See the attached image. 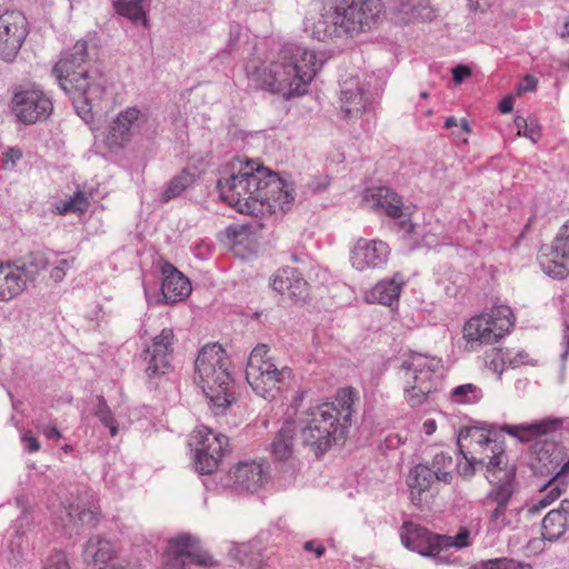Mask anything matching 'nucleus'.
I'll return each mask as SVG.
<instances>
[{
  "label": "nucleus",
  "instance_id": "obj_1",
  "mask_svg": "<svg viewBox=\"0 0 569 569\" xmlns=\"http://www.w3.org/2000/svg\"><path fill=\"white\" fill-rule=\"evenodd\" d=\"M232 164L228 178L217 181L220 198L240 213L254 217L288 211L295 200L293 188L276 172L254 161Z\"/></svg>",
  "mask_w": 569,
  "mask_h": 569
},
{
  "label": "nucleus",
  "instance_id": "obj_2",
  "mask_svg": "<svg viewBox=\"0 0 569 569\" xmlns=\"http://www.w3.org/2000/svg\"><path fill=\"white\" fill-rule=\"evenodd\" d=\"M321 67L322 61L313 51L297 43H284L274 60L254 67L248 71V78L257 89L289 100L307 92Z\"/></svg>",
  "mask_w": 569,
  "mask_h": 569
},
{
  "label": "nucleus",
  "instance_id": "obj_3",
  "mask_svg": "<svg viewBox=\"0 0 569 569\" xmlns=\"http://www.w3.org/2000/svg\"><path fill=\"white\" fill-rule=\"evenodd\" d=\"M88 42L78 40L60 53L52 68L60 88L71 99L77 114L87 123L93 120L92 110L102 102L107 89L104 76L96 69H88Z\"/></svg>",
  "mask_w": 569,
  "mask_h": 569
},
{
  "label": "nucleus",
  "instance_id": "obj_4",
  "mask_svg": "<svg viewBox=\"0 0 569 569\" xmlns=\"http://www.w3.org/2000/svg\"><path fill=\"white\" fill-rule=\"evenodd\" d=\"M357 391L352 387L338 389L332 401L309 407L300 418L301 440L317 458L322 457L335 445L345 442Z\"/></svg>",
  "mask_w": 569,
  "mask_h": 569
},
{
  "label": "nucleus",
  "instance_id": "obj_5",
  "mask_svg": "<svg viewBox=\"0 0 569 569\" xmlns=\"http://www.w3.org/2000/svg\"><path fill=\"white\" fill-rule=\"evenodd\" d=\"M231 361L218 343L204 346L194 361V381L206 396L213 416L226 415L236 401Z\"/></svg>",
  "mask_w": 569,
  "mask_h": 569
},
{
  "label": "nucleus",
  "instance_id": "obj_6",
  "mask_svg": "<svg viewBox=\"0 0 569 569\" xmlns=\"http://www.w3.org/2000/svg\"><path fill=\"white\" fill-rule=\"evenodd\" d=\"M487 466L485 478L490 489L482 500L488 510V530L500 532L512 526V510L509 505L518 492L517 466L505 460L502 450Z\"/></svg>",
  "mask_w": 569,
  "mask_h": 569
},
{
  "label": "nucleus",
  "instance_id": "obj_7",
  "mask_svg": "<svg viewBox=\"0 0 569 569\" xmlns=\"http://www.w3.org/2000/svg\"><path fill=\"white\" fill-rule=\"evenodd\" d=\"M440 358L411 352L400 365L403 395L411 408L425 405L442 381Z\"/></svg>",
  "mask_w": 569,
  "mask_h": 569
},
{
  "label": "nucleus",
  "instance_id": "obj_8",
  "mask_svg": "<svg viewBox=\"0 0 569 569\" xmlns=\"http://www.w3.org/2000/svg\"><path fill=\"white\" fill-rule=\"evenodd\" d=\"M401 543L410 551L432 559L437 565L451 563L450 557L443 555L448 549H462L471 545L470 531L461 527L456 536L433 532L428 528L405 521L400 528Z\"/></svg>",
  "mask_w": 569,
  "mask_h": 569
},
{
  "label": "nucleus",
  "instance_id": "obj_9",
  "mask_svg": "<svg viewBox=\"0 0 569 569\" xmlns=\"http://www.w3.org/2000/svg\"><path fill=\"white\" fill-rule=\"evenodd\" d=\"M269 351L267 345L253 348L248 358L246 379L258 396L274 399L282 389L290 386L293 371L288 366L279 368L268 356Z\"/></svg>",
  "mask_w": 569,
  "mask_h": 569
},
{
  "label": "nucleus",
  "instance_id": "obj_10",
  "mask_svg": "<svg viewBox=\"0 0 569 569\" xmlns=\"http://www.w3.org/2000/svg\"><path fill=\"white\" fill-rule=\"evenodd\" d=\"M9 108L17 122L24 126L46 122L54 110L51 94L37 83L16 86Z\"/></svg>",
  "mask_w": 569,
  "mask_h": 569
},
{
  "label": "nucleus",
  "instance_id": "obj_11",
  "mask_svg": "<svg viewBox=\"0 0 569 569\" xmlns=\"http://www.w3.org/2000/svg\"><path fill=\"white\" fill-rule=\"evenodd\" d=\"M161 569H187L189 566L217 568L219 562L206 550L200 539L189 532H181L167 541Z\"/></svg>",
  "mask_w": 569,
  "mask_h": 569
},
{
  "label": "nucleus",
  "instance_id": "obj_12",
  "mask_svg": "<svg viewBox=\"0 0 569 569\" xmlns=\"http://www.w3.org/2000/svg\"><path fill=\"white\" fill-rule=\"evenodd\" d=\"M512 311L507 306H497L470 318L463 326L468 342L493 345L503 338L513 326Z\"/></svg>",
  "mask_w": 569,
  "mask_h": 569
},
{
  "label": "nucleus",
  "instance_id": "obj_13",
  "mask_svg": "<svg viewBox=\"0 0 569 569\" xmlns=\"http://www.w3.org/2000/svg\"><path fill=\"white\" fill-rule=\"evenodd\" d=\"M229 439L222 433L201 426L191 436L190 446L194 452V468L200 475L214 472L227 450Z\"/></svg>",
  "mask_w": 569,
  "mask_h": 569
},
{
  "label": "nucleus",
  "instance_id": "obj_14",
  "mask_svg": "<svg viewBox=\"0 0 569 569\" xmlns=\"http://www.w3.org/2000/svg\"><path fill=\"white\" fill-rule=\"evenodd\" d=\"M340 29L348 34L371 30L383 10L381 0H339Z\"/></svg>",
  "mask_w": 569,
  "mask_h": 569
},
{
  "label": "nucleus",
  "instance_id": "obj_15",
  "mask_svg": "<svg viewBox=\"0 0 569 569\" xmlns=\"http://www.w3.org/2000/svg\"><path fill=\"white\" fill-rule=\"evenodd\" d=\"M149 122V116L138 107H127L109 123L106 144L109 149H123L140 134Z\"/></svg>",
  "mask_w": 569,
  "mask_h": 569
},
{
  "label": "nucleus",
  "instance_id": "obj_16",
  "mask_svg": "<svg viewBox=\"0 0 569 569\" xmlns=\"http://www.w3.org/2000/svg\"><path fill=\"white\" fill-rule=\"evenodd\" d=\"M173 342V330L164 328L141 352L140 359L144 363V373L150 380L160 378L172 370Z\"/></svg>",
  "mask_w": 569,
  "mask_h": 569
},
{
  "label": "nucleus",
  "instance_id": "obj_17",
  "mask_svg": "<svg viewBox=\"0 0 569 569\" xmlns=\"http://www.w3.org/2000/svg\"><path fill=\"white\" fill-rule=\"evenodd\" d=\"M29 33L27 18L20 11L0 14V59L13 62Z\"/></svg>",
  "mask_w": 569,
  "mask_h": 569
},
{
  "label": "nucleus",
  "instance_id": "obj_18",
  "mask_svg": "<svg viewBox=\"0 0 569 569\" xmlns=\"http://www.w3.org/2000/svg\"><path fill=\"white\" fill-rule=\"evenodd\" d=\"M532 470L536 475L541 477H550V481H558L565 479V471L562 465L565 460L563 447L549 439H539L531 446Z\"/></svg>",
  "mask_w": 569,
  "mask_h": 569
},
{
  "label": "nucleus",
  "instance_id": "obj_19",
  "mask_svg": "<svg viewBox=\"0 0 569 569\" xmlns=\"http://www.w3.org/2000/svg\"><path fill=\"white\" fill-rule=\"evenodd\" d=\"M539 264L553 279L562 280L569 276V221L561 227L550 253L541 257Z\"/></svg>",
  "mask_w": 569,
  "mask_h": 569
},
{
  "label": "nucleus",
  "instance_id": "obj_20",
  "mask_svg": "<svg viewBox=\"0 0 569 569\" xmlns=\"http://www.w3.org/2000/svg\"><path fill=\"white\" fill-rule=\"evenodd\" d=\"M389 246L381 240L359 239L351 251V263L357 270L383 267L389 258Z\"/></svg>",
  "mask_w": 569,
  "mask_h": 569
},
{
  "label": "nucleus",
  "instance_id": "obj_21",
  "mask_svg": "<svg viewBox=\"0 0 569 569\" xmlns=\"http://www.w3.org/2000/svg\"><path fill=\"white\" fill-rule=\"evenodd\" d=\"M267 468L263 462L240 461L229 471V478L236 489L253 492L267 481Z\"/></svg>",
  "mask_w": 569,
  "mask_h": 569
},
{
  "label": "nucleus",
  "instance_id": "obj_22",
  "mask_svg": "<svg viewBox=\"0 0 569 569\" xmlns=\"http://www.w3.org/2000/svg\"><path fill=\"white\" fill-rule=\"evenodd\" d=\"M161 295L166 303L172 305L189 297L192 290L190 280L172 263H161Z\"/></svg>",
  "mask_w": 569,
  "mask_h": 569
},
{
  "label": "nucleus",
  "instance_id": "obj_23",
  "mask_svg": "<svg viewBox=\"0 0 569 569\" xmlns=\"http://www.w3.org/2000/svg\"><path fill=\"white\" fill-rule=\"evenodd\" d=\"M271 288L280 295H287L293 301H302L308 297V282L298 269L284 267L271 278Z\"/></svg>",
  "mask_w": 569,
  "mask_h": 569
},
{
  "label": "nucleus",
  "instance_id": "obj_24",
  "mask_svg": "<svg viewBox=\"0 0 569 569\" xmlns=\"http://www.w3.org/2000/svg\"><path fill=\"white\" fill-rule=\"evenodd\" d=\"M563 426V419L547 417L531 423L505 425L502 430L521 442H529L538 437L553 433Z\"/></svg>",
  "mask_w": 569,
  "mask_h": 569
},
{
  "label": "nucleus",
  "instance_id": "obj_25",
  "mask_svg": "<svg viewBox=\"0 0 569 569\" xmlns=\"http://www.w3.org/2000/svg\"><path fill=\"white\" fill-rule=\"evenodd\" d=\"M470 438L472 441H475L479 447L483 448L485 457L488 459L486 462V467L489 465V462L498 455L500 450H502V453L505 456V460L509 462L508 455L506 452L505 441L499 440L497 437V433H492L491 430L485 431V429L479 427H465L460 429L459 436H458V447L459 449L462 448L461 441Z\"/></svg>",
  "mask_w": 569,
  "mask_h": 569
},
{
  "label": "nucleus",
  "instance_id": "obj_26",
  "mask_svg": "<svg viewBox=\"0 0 569 569\" xmlns=\"http://www.w3.org/2000/svg\"><path fill=\"white\" fill-rule=\"evenodd\" d=\"M306 27L311 31V36L319 41H325L336 34L340 29V12L337 9V3L323 6L315 17L307 19Z\"/></svg>",
  "mask_w": 569,
  "mask_h": 569
},
{
  "label": "nucleus",
  "instance_id": "obj_27",
  "mask_svg": "<svg viewBox=\"0 0 569 569\" xmlns=\"http://www.w3.org/2000/svg\"><path fill=\"white\" fill-rule=\"evenodd\" d=\"M569 528V500L561 501L559 508L550 510L542 519L541 535L545 540H559Z\"/></svg>",
  "mask_w": 569,
  "mask_h": 569
},
{
  "label": "nucleus",
  "instance_id": "obj_28",
  "mask_svg": "<svg viewBox=\"0 0 569 569\" xmlns=\"http://www.w3.org/2000/svg\"><path fill=\"white\" fill-rule=\"evenodd\" d=\"M26 277L17 263H0V300L8 301L27 288Z\"/></svg>",
  "mask_w": 569,
  "mask_h": 569
},
{
  "label": "nucleus",
  "instance_id": "obj_29",
  "mask_svg": "<svg viewBox=\"0 0 569 569\" xmlns=\"http://www.w3.org/2000/svg\"><path fill=\"white\" fill-rule=\"evenodd\" d=\"M368 198L372 207L383 211L390 218L397 219L403 216L402 198L386 186L373 187L368 190Z\"/></svg>",
  "mask_w": 569,
  "mask_h": 569
},
{
  "label": "nucleus",
  "instance_id": "obj_30",
  "mask_svg": "<svg viewBox=\"0 0 569 569\" xmlns=\"http://www.w3.org/2000/svg\"><path fill=\"white\" fill-rule=\"evenodd\" d=\"M341 109L346 118H353L362 114L372 104L370 93L365 91L359 83L341 90Z\"/></svg>",
  "mask_w": 569,
  "mask_h": 569
},
{
  "label": "nucleus",
  "instance_id": "obj_31",
  "mask_svg": "<svg viewBox=\"0 0 569 569\" xmlns=\"http://www.w3.org/2000/svg\"><path fill=\"white\" fill-rule=\"evenodd\" d=\"M392 10L405 23L431 21L436 17L430 0H395Z\"/></svg>",
  "mask_w": 569,
  "mask_h": 569
},
{
  "label": "nucleus",
  "instance_id": "obj_32",
  "mask_svg": "<svg viewBox=\"0 0 569 569\" xmlns=\"http://www.w3.org/2000/svg\"><path fill=\"white\" fill-rule=\"evenodd\" d=\"M403 286V277L400 273H396L391 279L379 281L371 289L370 298L380 305L391 307L398 302Z\"/></svg>",
  "mask_w": 569,
  "mask_h": 569
},
{
  "label": "nucleus",
  "instance_id": "obj_33",
  "mask_svg": "<svg viewBox=\"0 0 569 569\" xmlns=\"http://www.w3.org/2000/svg\"><path fill=\"white\" fill-rule=\"evenodd\" d=\"M295 437V422L291 420L284 421L270 443V451L276 460H288L292 456Z\"/></svg>",
  "mask_w": 569,
  "mask_h": 569
},
{
  "label": "nucleus",
  "instance_id": "obj_34",
  "mask_svg": "<svg viewBox=\"0 0 569 569\" xmlns=\"http://www.w3.org/2000/svg\"><path fill=\"white\" fill-rule=\"evenodd\" d=\"M229 556L241 566L249 569H261L263 562L262 552L254 542L234 545L229 550Z\"/></svg>",
  "mask_w": 569,
  "mask_h": 569
},
{
  "label": "nucleus",
  "instance_id": "obj_35",
  "mask_svg": "<svg viewBox=\"0 0 569 569\" xmlns=\"http://www.w3.org/2000/svg\"><path fill=\"white\" fill-rule=\"evenodd\" d=\"M144 0H114L113 9L134 24L146 26L148 22L147 12L143 9Z\"/></svg>",
  "mask_w": 569,
  "mask_h": 569
},
{
  "label": "nucleus",
  "instance_id": "obj_36",
  "mask_svg": "<svg viewBox=\"0 0 569 569\" xmlns=\"http://www.w3.org/2000/svg\"><path fill=\"white\" fill-rule=\"evenodd\" d=\"M196 181V176L189 170L183 169L179 174L174 176L167 184V188L160 196L163 203L180 197Z\"/></svg>",
  "mask_w": 569,
  "mask_h": 569
},
{
  "label": "nucleus",
  "instance_id": "obj_37",
  "mask_svg": "<svg viewBox=\"0 0 569 569\" xmlns=\"http://www.w3.org/2000/svg\"><path fill=\"white\" fill-rule=\"evenodd\" d=\"M49 266V259L43 251H32L26 256L18 268L23 272L27 282H31L36 277Z\"/></svg>",
  "mask_w": 569,
  "mask_h": 569
},
{
  "label": "nucleus",
  "instance_id": "obj_38",
  "mask_svg": "<svg viewBox=\"0 0 569 569\" xmlns=\"http://www.w3.org/2000/svg\"><path fill=\"white\" fill-rule=\"evenodd\" d=\"M433 480H436V475H433V469L430 465L418 463L410 470L408 486L411 489H418L419 492H422L430 488Z\"/></svg>",
  "mask_w": 569,
  "mask_h": 569
},
{
  "label": "nucleus",
  "instance_id": "obj_39",
  "mask_svg": "<svg viewBox=\"0 0 569 569\" xmlns=\"http://www.w3.org/2000/svg\"><path fill=\"white\" fill-rule=\"evenodd\" d=\"M430 467L433 469L436 480L441 481L446 485L452 482L453 459L450 453L445 451L435 453Z\"/></svg>",
  "mask_w": 569,
  "mask_h": 569
},
{
  "label": "nucleus",
  "instance_id": "obj_40",
  "mask_svg": "<svg viewBox=\"0 0 569 569\" xmlns=\"http://www.w3.org/2000/svg\"><path fill=\"white\" fill-rule=\"evenodd\" d=\"M483 397L482 389L475 383H463L450 391V400L459 405H475Z\"/></svg>",
  "mask_w": 569,
  "mask_h": 569
},
{
  "label": "nucleus",
  "instance_id": "obj_41",
  "mask_svg": "<svg viewBox=\"0 0 569 569\" xmlns=\"http://www.w3.org/2000/svg\"><path fill=\"white\" fill-rule=\"evenodd\" d=\"M567 487V482L565 479H560L558 481H550L546 483L543 490L546 493L532 506V511L538 512L548 506H550L555 500H557Z\"/></svg>",
  "mask_w": 569,
  "mask_h": 569
},
{
  "label": "nucleus",
  "instance_id": "obj_42",
  "mask_svg": "<svg viewBox=\"0 0 569 569\" xmlns=\"http://www.w3.org/2000/svg\"><path fill=\"white\" fill-rule=\"evenodd\" d=\"M96 400L97 405L94 409V416L104 427L109 428L111 436H116L118 432L117 421L110 407L107 403L106 398L102 395H98Z\"/></svg>",
  "mask_w": 569,
  "mask_h": 569
},
{
  "label": "nucleus",
  "instance_id": "obj_43",
  "mask_svg": "<svg viewBox=\"0 0 569 569\" xmlns=\"http://www.w3.org/2000/svg\"><path fill=\"white\" fill-rule=\"evenodd\" d=\"M89 207V201L82 192L74 193L69 200H67L61 207H59L60 213L64 214L68 212L83 213Z\"/></svg>",
  "mask_w": 569,
  "mask_h": 569
},
{
  "label": "nucleus",
  "instance_id": "obj_44",
  "mask_svg": "<svg viewBox=\"0 0 569 569\" xmlns=\"http://www.w3.org/2000/svg\"><path fill=\"white\" fill-rule=\"evenodd\" d=\"M69 515L76 517L81 525L94 527L99 522V513L92 509L71 507Z\"/></svg>",
  "mask_w": 569,
  "mask_h": 569
},
{
  "label": "nucleus",
  "instance_id": "obj_45",
  "mask_svg": "<svg viewBox=\"0 0 569 569\" xmlns=\"http://www.w3.org/2000/svg\"><path fill=\"white\" fill-rule=\"evenodd\" d=\"M459 450H460L461 455L463 456V458L466 459V463L463 466L458 467V471H459L460 476L469 479V478L473 477L477 466H481L486 469V462L488 461V459H486L483 457L480 459H477L475 457L469 458L467 456V453L462 450V448Z\"/></svg>",
  "mask_w": 569,
  "mask_h": 569
},
{
  "label": "nucleus",
  "instance_id": "obj_46",
  "mask_svg": "<svg viewBox=\"0 0 569 569\" xmlns=\"http://www.w3.org/2000/svg\"><path fill=\"white\" fill-rule=\"evenodd\" d=\"M240 36L241 27L239 24L231 26L226 48L218 53V57L223 58L224 54H231L236 52L239 47Z\"/></svg>",
  "mask_w": 569,
  "mask_h": 569
},
{
  "label": "nucleus",
  "instance_id": "obj_47",
  "mask_svg": "<svg viewBox=\"0 0 569 569\" xmlns=\"http://www.w3.org/2000/svg\"><path fill=\"white\" fill-rule=\"evenodd\" d=\"M480 569H520V565L509 558H495L479 563Z\"/></svg>",
  "mask_w": 569,
  "mask_h": 569
},
{
  "label": "nucleus",
  "instance_id": "obj_48",
  "mask_svg": "<svg viewBox=\"0 0 569 569\" xmlns=\"http://www.w3.org/2000/svg\"><path fill=\"white\" fill-rule=\"evenodd\" d=\"M43 569H71L67 555L61 550H56L46 559Z\"/></svg>",
  "mask_w": 569,
  "mask_h": 569
},
{
  "label": "nucleus",
  "instance_id": "obj_49",
  "mask_svg": "<svg viewBox=\"0 0 569 569\" xmlns=\"http://www.w3.org/2000/svg\"><path fill=\"white\" fill-rule=\"evenodd\" d=\"M521 136L530 139L533 143H536L541 138L540 126L536 120L528 121Z\"/></svg>",
  "mask_w": 569,
  "mask_h": 569
},
{
  "label": "nucleus",
  "instance_id": "obj_50",
  "mask_svg": "<svg viewBox=\"0 0 569 569\" xmlns=\"http://www.w3.org/2000/svg\"><path fill=\"white\" fill-rule=\"evenodd\" d=\"M403 443L402 438L398 433H389L380 443L381 450H395Z\"/></svg>",
  "mask_w": 569,
  "mask_h": 569
},
{
  "label": "nucleus",
  "instance_id": "obj_51",
  "mask_svg": "<svg viewBox=\"0 0 569 569\" xmlns=\"http://www.w3.org/2000/svg\"><path fill=\"white\" fill-rule=\"evenodd\" d=\"M39 432H41L49 440H59L62 438L60 430L54 423L37 426Z\"/></svg>",
  "mask_w": 569,
  "mask_h": 569
},
{
  "label": "nucleus",
  "instance_id": "obj_52",
  "mask_svg": "<svg viewBox=\"0 0 569 569\" xmlns=\"http://www.w3.org/2000/svg\"><path fill=\"white\" fill-rule=\"evenodd\" d=\"M22 442L29 452H37L40 449L38 439L32 435L31 431H27L22 435Z\"/></svg>",
  "mask_w": 569,
  "mask_h": 569
},
{
  "label": "nucleus",
  "instance_id": "obj_53",
  "mask_svg": "<svg viewBox=\"0 0 569 569\" xmlns=\"http://www.w3.org/2000/svg\"><path fill=\"white\" fill-rule=\"evenodd\" d=\"M303 549L308 552H313L317 559H320L326 553L325 546L315 540L306 541L303 543Z\"/></svg>",
  "mask_w": 569,
  "mask_h": 569
},
{
  "label": "nucleus",
  "instance_id": "obj_54",
  "mask_svg": "<svg viewBox=\"0 0 569 569\" xmlns=\"http://www.w3.org/2000/svg\"><path fill=\"white\" fill-rule=\"evenodd\" d=\"M452 79L456 83H461L466 78L470 77L471 70L469 67L459 64L452 69Z\"/></svg>",
  "mask_w": 569,
  "mask_h": 569
},
{
  "label": "nucleus",
  "instance_id": "obj_55",
  "mask_svg": "<svg viewBox=\"0 0 569 569\" xmlns=\"http://www.w3.org/2000/svg\"><path fill=\"white\" fill-rule=\"evenodd\" d=\"M399 229L403 232V236H410L416 232L417 226L411 222L410 219H402L398 222Z\"/></svg>",
  "mask_w": 569,
  "mask_h": 569
},
{
  "label": "nucleus",
  "instance_id": "obj_56",
  "mask_svg": "<svg viewBox=\"0 0 569 569\" xmlns=\"http://www.w3.org/2000/svg\"><path fill=\"white\" fill-rule=\"evenodd\" d=\"M529 355L525 351L518 352L512 359L509 360L511 367H519L528 363Z\"/></svg>",
  "mask_w": 569,
  "mask_h": 569
},
{
  "label": "nucleus",
  "instance_id": "obj_57",
  "mask_svg": "<svg viewBox=\"0 0 569 569\" xmlns=\"http://www.w3.org/2000/svg\"><path fill=\"white\" fill-rule=\"evenodd\" d=\"M498 109L501 113H510L513 109V99L512 97H505L498 106Z\"/></svg>",
  "mask_w": 569,
  "mask_h": 569
},
{
  "label": "nucleus",
  "instance_id": "obj_58",
  "mask_svg": "<svg viewBox=\"0 0 569 569\" xmlns=\"http://www.w3.org/2000/svg\"><path fill=\"white\" fill-rule=\"evenodd\" d=\"M562 343L565 345L566 348L561 355V359L566 360L569 355V323L567 321L565 322Z\"/></svg>",
  "mask_w": 569,
  "mask_h": 569
},
{
  "label": "nucleus",
  "instance_id": "obj_59",
  "mask_svg": "<svg viewBox=\"0 0 569 569\" xmlns=\"http://www.w3.org/2000/svg\"><path fill=\"white\" fill-rule=\"evenodd\" d=\"M66 272L63 271V268H59L58 266L53 267L50 271V278L54 282H60L64 279Z\"/></svg>",
  "mask_w": 569,
  "mask_h": 569
},
{
  "label": "nucleus",
  "instance_id": "obj_60",
  "mask_svg": "<svg viewBox=\"0 0 569 569\" xmlns=\"http://www.w3.org/2000/svg\"><path fill=\"white\" fill-rule=\"evenodd\" d=\"M6 158L10 159L11 162L14 164L18 160H20L22 158V152L18 148H10L6 152Z\"/></svg>",
  "mask_w": 569,
  "mask_h": 569
},
{
  "label": "nucleus",
  "instance_id": "obj_61",
  "mask_svg": "<svg viewBox=\"0 0 569 569\" xmlns=\"http://www.w3.org/2000/svg\"><path fill=\"white\" fill-rule=\"evenodd\" d=\"M513 122L518 130V134L521 136L526 124L528 123V120L525 119L523 117L518 116L515 118Z\"/></svg>",
  "mask_w": 569,
  "mask_h": 569
},
{
  "label": "nucleus",
  "instance_id": "obj_62",
  "mask_svg": "<svg viewBox=\"0 0 569 569\" xmlns=\"http://www.w3.org/2000/svg\"><path fill=\"white\" fill-rule=\"evenodd\" d=\"M537 79L532 76H526L525 77V90L532 91L537 87Z\"/></svg>",
  "mask_w": 569,
  "mask_h": 569
},
{
  "label": "nucleus",
  "instance_id": "obj_63",
  "mask_svg": "<svg viewBox=\"0 0 569 569\" xmlns=\"http://www.w3.org/2000/svg\"><path fill=\"white\" fill-rule=\"evenodd\" d=\"M227 234H228V237L232 238L233 241H237V238L239 234V227L238 226H229L227 228Z\"/></svg>",
  "mask_w": 569,
  "mask_h": 569
},
{
  "label": "nucleus",
  "instance_id": "obj_64",
  "mask_svg": "<svg viewBox=\"0 0 569 569\" xmlns=\"http://www.w3.org/2000/svg\"><path fill=\"white\" fill-rule=\"evenodd\" d=\"M423 427L426 429V433L431 435L436 430V421L431 419L426 420Z\"/></svg>",
  "mask_w": 569,
  "mask_h": 569
}]
</instances>
